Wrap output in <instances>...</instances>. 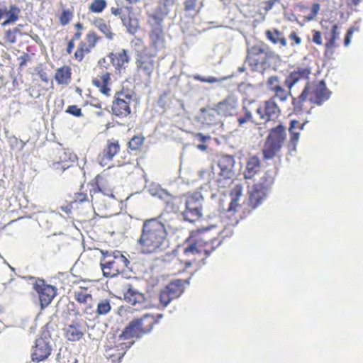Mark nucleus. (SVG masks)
Masks as SVG:
<instances>
[{
    "instance_id": "1",
    "label": "nucleus",
    "mask_w": 363,
    "mask_h": 363,
    "mask_svg": "<svg viewBox=\"0 0 363 363\" xmlns=\"http://www.w3.org/2000/svg\"><path fill=\"white\" fill-rule=\"evenodd\" d=\"M158 218L146 220L143 225L141 235L137 241L142 254L147 255L157 251L167 236L164 224Z\"/></svg>"
},
{
    "instance_id": "2",
    "label": "nucleus",
    "mask_w": 363,
    "mask_h": 363,
    "mask_svg": "<svg viewBox=\"0 0 363 363\" xmlns=\"http://www.w3.org/2000/svg\"><path fill=\"white\" fill-rule=\"evenodd\" d=\"M276 175L277 170L268 169L260 178L259 182L252 186L249 197V203L251 206V210H248L247 215L259 206L266 199L274 182Z\"/></svg>"
},
{
    "instance_id": "3",
    "label": "nucleus",
    "mask_w": 363,
    "mask_h": 363,
    "mask_svg": "<svg viewBox=\"0 0 363 363\" xmlns=\"http://www.w3.org/2000/svg\"><path fill=\"white\" fill-rule=\"evenodd\" d=\"M286 138V128L281 123L271 128L262 150L264 159H272L281 149Z\"/></svg>"
},
{
    "instance_id": "4",
    "label": "nucleus",
    "mask_w": 363,
    "mask_h": 363,
    "mask_svg": "<svg viewBox=\"0 0 363 363\" xmlns=\"http://www.w3.org/2000/svg\"><path fill=\"white\" fill-rule=\"evenodd\" d=\"M216 228L214 225H210L206 227L198 228L194 230H191L190 233L189 237L186 239V242L188 244L184 248L183 253L185 255H188L189 254L196 255L201 253V250L199 249V247L202 245H210L211 247L213 245H216L218 242L217 238H213L210 239L209 241H203L201 235L211 230V229Z\"/></svg>"
},
{
    "instance_id": "5",
    "label": "nucleus",
    "mask_w": 363,
    "mask_h": 363,
    "mask_svg": "<svg viewBox=\"0 0 363 363\" xmlns=\"http://www.w3.org/2000/svg\"><path fill=\"white\" fill-rule=\"evenodd\" d=\"M203 197L201 192L189 194L186 199L185 209L182 213L184 220L194 223L202 216Z\"/></svg>"
},
{
    "instance_id": "6",
    "label": "nucleus",
    "mask_w": 363,
    "mask_h": 363,
    "mask_svg": "<svg viewBox=\"0 0 363 363\" xmlns=\"http://www.w3.org/2000/svg\"><path fill=\"white\" fill-rule=\"evenodd\" d=\"M29 280H35L33 289L39 296L40 308L43 310L48 307L57 295V288L52 285L46 284L43 279L35 278L29 276Z\"/></svg>"
},
{
    "instance_id": "7",
    "label": "nucleus",
    "mask_w": 363,
    "mask_h": 363,
    "mask_svg": "<svg viewBox=\"0 0 363 363\" xmlns=\"http://www.w3.org/2000/svg\"><path fill=\"white\" fill-rule=\"evenodd\" d=\"M148 316H141L140 318L132 320L123 329L121 334L119 335V340H127L133 337L140 339L145 334L151 332V323H148V328L143 327V321Z\"/></svg>"
},
{
    "instance_id": "8",
    "label": "nucleus",
    "mask_w": 363,
    "mask_h": 363,
    "mask_svg": "<svg viewBox=\"0 0 363 363\" xmlns=\"http://www.w3.org/2000/svg\"><path fill=\"white\" fill-rule=\"evenodd\" d=\"M235 166L234 157L230 155H223L218 157V167L220 172L218 174L216 182L219 186H224L225 181L232 179L235 176L233 168Z\"/></svg>"
},
{
    "instance_id": "9",
    "label": "nucleus",
    "mask_w": 363,
    "mask_h": 363,
    "mask_svg": "<svg viewBox=\"0 0 363 363\" xmlns=\"http://www.w3.org/2000/svg\"><path fill=\"white\" fill-rule=\"evenodd\" d=\"M238 105L237 98L233 95H228L223 100L215 104L212 110L220 116L228 117L235 113Z\"/></svg>"
},
{
    "instance_id": "10",
    "label": "nucleus",
    "mask_w": 363,
    "mask_h": 363,
    "mask_svg": "<svg viewBox=\"0 0 363 363\" xmlns=\"http://www.w3.org/2000/svg\"><path fill=\"white\" fill-rule=\"evenodd\" d=\"M311 94L312 96L309 99L310 102L317 106H321L330 98L332 91L328 89L325 80L322 79L315 83Z\"/></svg>"
},
{
    "instance_id": "11",
    "label": "nucleus",
    "mask_w": 363,
    "mask_h": 363,
    "mask_svg": "<svg viewBox=\"0 0 363 363\" xmlns=\"http://www.w3.org/2000/svg\"><path fill=\"white\" fill-rule=\"evenodd\" d=\"M133 343L134 341L130 343L123 342L115 346L107 345L105 350V356L108 359L107 363H120L126 351Z\"/></svg>"
},
{
    "instance_id": "12",
    "label": "nucleus",
    "mask_w": 363,
    "mask_h": 363,
    "mask_svg": "<svg viewBox=\"0 0 363 363\" xmlns=\"http://www.w3.org/2000/svg\"><path fill=\"white\" fill-rule=\"evenodd\" d=\"M163 21H157L156 20L150 21L151 30L150 32V39L151 45L157 50H161L164 46V33L162 29Z\"/></svg>"
},
{
    "instance_id": "13",
    "label": "nucleus",
    "mask_w": 363,
    "mask_h": 363,
    "mask_svg": "<svg viewBox=\"0 0 363 363\" xmlns=\"http://www.w3.org/2000/svg\"><path fill=\"white\" fill-rule=\"evenodd\" d=\"M176 1L177 0H158L157 7L148 15L149 18L158 22L163 21L172 10Z\"/></svg>"
},
{
    "instance_id": "14",
    "label": "nucleus",
    "mask_w": 363,
    "mask_h": 363,
    "mask_svg": "<svg viewBox=\"0 0 363 363\" xmlns=\"http://www.w3.org/2000/svg\"><path fill=\"white\" fill-rule=\"evenodd\" d=\"M194 274V272H191L189 277L186 279H177L173 280L164 288L173 298H177L184 293L185 289L184 285H189L190 279Z\"/></svg>"
},
{
    "instance_id": "15",
    "label": "nucleus",
    "mask_w": 363,
    "mask_h": 363,
    "mask_svg": "<svg viewBox=\"0 0 363 363\" xmlns=\"http://www.w3.org/2000/svg\"><path fill=\"white\" fill-rule=\"evenodd\" d=\"M35 350L31 354L32 360L40 362L47 359L50 353L51 348L44 339L38 338L35 340Z\"/></svg>"
},
{
    "instance_id": "16",
    "label": "nucleus",
    "mask_w": 363,
    "mask_h": 363,
    "mask_svg": "<svg viewBox=\"0 0 363 363\" xmlns=\"http://www.w3.org/2000/svg\"><path fill=\"white\" fill-rule=\"evenodd\" d=\"M119 150L120 146L117 141L113 143L108 141L106 147L97 157L99 164L101 167L106 166L108 162L111 160L118 153Z\"/></svg>"
},
{
    "instance_id": "17",
    "label": "nucleus",
    "mask_w": 363,
    "mask_h": 363,
    "mask_svg": "<svg viewBox=\"0 0 363 363\" xmlns=\"http://www.w3.org/2000/svg\"><path fill=\"white\" fill-rule=\"evenodd\" d=\"M311 73L310 67H298L296 70L291 72L286 78L284 84L291 89V87L300 79H307Z\"/></svg>"
},
{
    "instance_id": "18",
    "label": "nucleus",
    "mask_w": 363,
    "mask_h": 363,
    "mask_svg": "<svg viewBox=\"0 0 363 363\" xmlns=\"http://www.w3.org/2000/svg\"><path fill=\"white\" fill-rule=\"evenodd\" d=\"M136 64L137 67L141 69L150 79L154 70V60L149 56L139 53L136 59Z\"/></svg>"
},
{
    "instance_id": "19",
    "label": "nucleus",
    "mask_w": 363,
    "mask_h": 363,
    "mask_svg": "<svg viewBox=\"0 0 363 363\" xmlns=\"http://www.w3.org/2000/svg\"><path fill=\"white\" fill-rule=\"evenodd\" d=\"M281 62V57L279 55L272 51L268 45L264 52V57H262L260 66L262 68V73L266 68L271 67L272 65H277Z\"/></svg>"
},
{
    "instance_id": "20",
    "label": "nucleus",
    "mask_w": 363,
    "mask_h": 363,
    "mask_svg": "<svg viewBox=\"0 0 363 363\" xmlns=\"http://www.w3.org/2000/svg\"><path fill=\"white\" fill-rule=\"evenodd\" d=\"M123 25L127 28V31L134 35L139 28V21L134 17V14L130 11L128 14H122L121 16Z\"/></svg>"
},
{
    "instance_id": "21",
    "label": "nucleus",
    "mask_w": 363,
    "mask_h": 363,
    "mask_svg": "<svg viewBox=\"0 0 363 363\" xmlns=\"http://www.w3.org/2000/svg\"><path fill=\"white\" fill-rule=\"evenodd\" d=\"M112 111L117 116L125 117L130 113V108L126 101L117 98L113 102Z\"/></svg>"
},
{
    "instance_id": "22",
    "label": "nucleus",
    "mask_w": 363,
    "mask_h": 363,
    "mask_svg": "<svg viewBox=\"0 0 363 363\" xmlns=\"http://www.w3.org/2000/svg\"><path fill=\"white\" fill-rule=\"evenodd\" d=\"M280 113V109L274 100V97L270 98L265 102L264 114L266 116V122L274 121Z\"/></svg>"
},
{
    "instance_id": "23",
    "label": "nucleus",
    "mask_w": 363,
    "mask_h": 363,
    "mask_svg": "<svg viewBox=\"0 0 363 363\" xmlns=\"http://www.w3.org/2000/svg\"><path fill=\"white\" fill-rule=\"evenodd\" d=\"M309 92L310 83L307 82L298 97L292 96V105L294 106V112L295 113H299L302 111L303 103L306 101Z\"/></svg>"
},
{
    "instance_id": "24",
    "label": "nucleus",
    "mask_w": 363,
    "mask_h": 363,
    "mask_svg": "<svg viewBox=\"0 0 363 363\" xmlns=\"http://www.w3.org/2000/svg\"><path fill=\"white\" fill-rule=\"evenodd\" d=\"M81 324L77 322L69 325L66 330L67 340L75 342L82 339L84 336V332L81 330Z\"/></svg>"
},
{
    "instance_id": "25",
    "label": "nucleus",
    "mask_w": 363,
    "mask_h": 363,
    "mask_svg": "<svg viewBox=\"0 0 363 363\" xmlns=\"http://www.w3.org/2000/svg\"><path fill=\"white\" fill-rule=\"evenodd\" d=\"M124 299L132 305H135L137 303L143 302L145 298L143 294L139 293L136 289H134L130 284H128V289L124 294Z\"/></svg>"
},
{
    "instance_id": "26",
    "label": "nucleus",
    "mask_w": 363,
    "mask_h": 363,
    "mask_svg": "<svg viewBox=\"0 0 363 363\" xmlns=\"http://www.w3.org/2000/svg\"><path fill=\"white\" fill-rule=\"evenodd\" d=\"M71 69L64 66L57 69L55 79L59 84H68L71 79Z\"/></svg>"
},
{
    "instance_id": "27",
    "label": "nucleus",
    "mask_w": 363,
    "mask_h": 363,
    "mask_svg": "<svg viewBox=\"0 0 363 363\" xmlns=\"http://www.w3.org/2000/svg\"><path fill=\"white\" fill-rule=\"evenodd\" d=\"M266 36L269 40L274 44L279 43L281 45H286V40L284 37L283 33L277 29L273 30H267L265 32Z\"/></svg>"
},
{
    "instance_id": "28",
    "label": "nucleus",
    "mask_w": 363,
    "mask_h": 363,
    "mask_svg": "<svg viewBox=\"0 0 363 363\" xmlns=\"http://www.w3.org/2000/svg\"><path fill=\"white\" fill-rule=\"evenodd\" d=\"M259 164L260 162L257 157H251L247 162L245 177L247 179L251 178L257 172V169L259 167Z\"/></svg>"
},
{
    "instance_id": "29",
    "label": "nucleus",
    "mask_w": 363,
    "mask_h": 363,
    "mask_svg": "<svg viewBox=\"0 0 363 363\" xmlns=\"http://www.w3.org/2000/svg\"><path fill=\"white\" fill-rule=\"evenodd\" d=\"M167 196L165 199L164 209L167 213H177L179 211V206L176 203V198L172 196L167 191H164Z\"/></svg>"
},
{
    "instance_id": "30",
    "label": "nucleus",
    "mask_w": 363,
    "mask_h": 363,
    "mask_svg": "<svg viewBox=\"0 0 363 363\" xmlns=\"http://www.w3.org/2000/svg\"><path fill=\"white\" fill-rule=\"evenodd\" d=\"M59 160L63 164H69L77 160V156L69 150H64L59 152Z\"/></svg>"
},
{
    "instance_id": "31",
    "label": "nucleus",
    "mask_w": 363,
    "mask_h": 363,
    "mask_svg": "<svg viewBox=\"0 0 363 363\" xmlns=\"http://www.w3.org/2000/svg\"><path fill=\"white\" fill-rule=\"evenodd\" d=\"M5 10V16L8 17L9 19L12 20L13 22L17 21L19 19V14L21 13V9L18 6L14 4H11L9 6V10H7L6 7H4Z\"/></svg>"
},
{
    "instance_id": "32",
    "label": "nucleus",
    "mask_w": 363,
    "mask_h": 363,
    "mask_svg": "<svg viewBox=\"0 0 363 363\" xmlns=\"http://www.w3.org/2000/svg\"><path fill=\"white\" fill-rule=\"evenodd\" d=\"M262 57H257L247 55L245 60V64H247L252 72L258 71V66L260 65Z\"/></svg>"
},
{
    "instance_id": "33",
    "label": "nucleus",
    "mask_w": 363,
    "mask_h": 363,
    "mask_svg": "<svg viewBox=\"0 0 363 363\" xmlns=\"http://www.w3.org/2000/svg\"><path fill=\"white\" fill-rule=\"evenodd\" d=\"M111 306L108 300L101 301L97 305L96 315H106L111 311Z\"/></svg>"
},
{
    "instance_id": "34",
    "label": "nucleus",
    "mask_w": 363,
    "mask_h": 363,
    "mask_svg": "<svg viewBox=\"0 0 363 363\" xmlns=\"http://www.w3.org/2000/svg\"><path fill=\"white\" fill-rule=\"evenodd\" d=\"M201 111L204 113L203 118L207 124L211 125L216 123V118L215 113L216 111L212 110V108L209 111H206L205 108H202Z\"/></svg>"
},
{
    "instance_id": "35",
    "label": "nucleus",
    "mask_w": 363,
    "mask_h": 363,
    "mask_svg": "<svg viewBox=\"0 0 363 363\" xmlns=\"http://www.w3.org/2000/svg\"><path fill=\"white\" fill-rule=\"evenodd\" d=\"M106 6L105 0H94L90 5L89 9L94 13H101Z\"/></svg>"
},
{
    "instance_id": "36",
    "label": "nucleus",
    "mask_w": 363,
    "mask_h": 363,
    "mask_svg": "<svg viewBox=\"0 0 363 363\" xmlns=\"http://www.w3.org/2000/svg\"><path fill=\"white\" fill-rule=\"evenodd\" d=\"M74 298L81 304H85L89 303L90 301H93L92 296L91 294H84L82 291H74Z\"/></svg>"
},
{
    "instance_id": "37",
    "label": "nucleus",
    "mask_w": 363,
    "mask_h": 363,
    "mask_svg": "<svg viewBox=\"0 0 363 363\" xmlns=\"http://www.w3.org/2000/svg\"><path fill=\"white\" fill-rule=\"evenodd\" d=\"M267 45L262 44L260 45H254L247 50V55L254 57H258L261 55H264V50Z\"/></svg>"
},
{
    "instance_id": "38",
    "label": "nucleus",
    "mask_w": 363,
    "mask_h": 363,
    "mask_svg": "<svg viewBox=\"0 0 363 363\" xmlns=\"http://www.w3.org/2000/svg\"><path fill=\"white\" fill-rule=\"evenodd\" d=\"M103 179V177L98 174L94 179L91 182L92 188L90 189V194H96L103 191V186L100 184L99 181Z\"/></svg>"
},
{
    "instance_id": "39",
    "label": "nucleus",
    "mask_w": 363,
    "mask_h": 363,
    "mask_svg": "<svg viewBox=\"0 0 363 363\" xmlns=\"http://www.w3.org/2000/svg\"><path fill=\"white\" fill-rule=\"evenodd\" d=\"M172 299H174L173 297L170 296V294H169L168 291H167L165 288L160 291L159 300L164 307H166Z\"/></svg>"
},
{
    "instance_id": "40",
    "label": "nucleus",
    "mask_w": 363,
    "mask_h": 363,
    "mask_svg": "<svg viewBox=\"0 0 363 363\" xmlns=\"http://www.w3.org/2000/svg\"><path fill=\"white\" fill-rule=\"evenodd\" d=\"M290 134V140L289 142V149L291 151H296V145L298 141L300 133L298 132H291Z\"/></svg>"
},
{
    "instance_id": "41",
    "label": "nucleus",
    "mask_w": 363,
    "mask_h": 363,
    "mask_svg": "<svg viewBox=\"0 0 363 363\" xmlns=\"http://www.w3.org/2000/svg\"><path fill=\"white\" fill-rule=\"evenodd\" d=\"M144 139L143 137L133 136L128 143V147L132 150H138L143 143Z\"/></svg>"
},
{
    "instance_id": "42",
    "label": "nucleus",
    "mask_w": 363,
    "mask_h": 363,
    "mask_svg": "<svg viewBox=\"0 0 363 363\" xmlns=\"http://www.w3.org/2000/svg\"><path fill=\"white\" fill-rule=\"evenodd\" d=\"M331 24V33L330 38H334V39L337 40L339 38L340 33L337 31L338 26L335 23H333L332 21H325L321 23L322 26L325 28H328V26L325 24Z\"/></svg>"
},
{
    "instance_id": "43",
    "label": "nucleus",
    "mask_w": 363,
    "mask_h": 363,
    "mask_svg": "<svg viewBox=\"0 0 363 363\" xmlns=\"http://www.w3.org/2000/svg\"><path fill=\"white\" fill-rule=\"evenodd\" d=\"M110 76L111 74L108 72L105 73L102 75L101 79L103 81V85L100 88V91L102 94L105 95H108V93L110 91V88L107 86V84L108 83V81L110 80Z\"/></svg>"
},
{
    "instance_id": "44",
    "label": "nucleus",
    "mask_w": 363,
    "mask_h": 363,
    "mask_svg": "<svg viewBox=\"0 0 363 363\" xmlns=\"http://www.w3.org/2000/svg\"><path fill=\"white\" fill-rule=\"evenodd\" d=\"M320 10V4L318 3H313L311 6V13L305 16L306 21H311L315 18Z\"/></svg>"
},
{
    "instance_id": "45",
    "label": "nucleus",
    "mask_w": 363,
    "mask_h": 363,
    "mask_svg": "<svg viewBox=\"0 0 363 363\" xmlns=\"http://www.w3.org/2000/svg\"><path fill=\"white\" fill-rule=\"evenodd\" d=\"M72 13L69 10H65L60 15V21L62 26H66L72 18Z\"/></svg>"
},
{
    "instance_id": "46",
    "label": "nucleus",
    "mask_w": 363,
    "mask_h": 363,
    "mask_svg": "<svg viewBox=\"0 0 363 363\" xmlns=\"http://www.w3.org/2000/svg\"><path fill=\"white\" fill-rule=\"evenodd\" d=\"M99 30L103 33L108 39L112 40L113 38L114 34L111 32L110 26L106 23H104L102 25H99Z\"/></svg>"
},
{
    "instance_id": "47",
    "label": "nucleus",
    "mask_w": 363,
    "mask_h": 363,
    "mask_svg": "<svg viewBox=\"0 0 363 363\" xmlns=\"http://www.w3.org/2000/svg\"><path fill=\"white\" fill-rule=\"evenodd\" d=\"M4 40L11 44H14L17 41L16 35L13 28L9 29L5 32Z\"/></svg>"
},
{
    "instance_id": "48",
    "label": "nucleus",
    "mask_w": 363,
    "mask_h": 363,
    "mask_svg": "<svg viewBox=\"0 0 363 363\" xmlns=\"http://www.w3.org/2000/svg\"><path fill=\"white\" fill-rule=\"evenodd\" d=\"M66 113H69L76 117L82 116V109L77 105L69 106L66 110Z\"/></svg>"
},
{
    "instance_id": "49",
    "label": "nucleus",
    "mask_w": 363,
    "mask_h": 363,
    "mask_svg": "<svg viewBox=\"0 0 363 363\" xmlns=\"http://www.w3.org/2000/svg\"><path fill=\"white\" fill-rule=\"evenodd\" d=\"M101 269L103 271V274L105 277H115L118 274L122 273V270L116 269V272L113 273L112 270H108V268H105V264L101 262Z\"/></svg>"
},
{
    "instance_id": "50",
    "label": "nucleus",
    "mask_w": 363,
    "mask_h": 363,
    "mask_svg": "<svg viewBox=\"0 0 363 363\" xmlns=\"http://www.w3.org/2000/svg\"><path fill=\"white\" fill-rule=\"evenodd\" d=\"M101 269L103 271V274L105 277H115L118 274L122 273V270L116 269V272L113 273L112 270H108V268H105V264L101 262Z\"/></svg>"
},
{
    "instance_id": "51",
    "label": "nucleus",
    "mask_w": 363,
    "mask_h": 363,
    "mask_svg": "<svg viewBox=\"0 0 363 363\" xmlns=\"http://www.w3.org/2000/svg\"><path fill=\"white\" fill-rule=\"evenodd\" d=\"M148 316V318H145V320L143 321V327L144 328H148L149 326V324L148 323H151V330H152V328H153V325L155 324H157L158 323V320H155V316L150 313H145L144 315H143L142 316Z\"/></svg>"
},
{
    "instance_id": "52",
    "label": "nucleus",
    "mask_w": 363,
    "mask_h": 363,
    "mask_svg": "<svg viewBox=\"0 0 363 363\" xmlns=\"http://www.w3.org/2000/svg\"><path fill=\"white\" fill-rule=\"evenodd\" d=\"M169 95V91H164L159 97L157 100V105L159 107L165 108V107L168 104L167 96Z\"/></svg>"
},
{
    "instance_id": "53",
    "label": "nucleus",
    "mask_w": 363,
    "mask_h": 363,
    "mask_svg": "<svg viewBox=\"0 0 363 363\" xmlns=\"http://www.w3.org/2000/svg\"><path fill=\"white\" fill-rule=\"evenodd\" d=\"M194 79L201 82H208V83H213L219 82L220 80L216 77L208 76V77H203L199 74L194 75Z\"/></svg>"
},
{
    "instance_id": "54",
    "label": "nucleus",
    "mask_w": 363,
    "mask_h": 363,
    "mask_svg": "<svg viewBox=\"0 0 363 363\" xmlns=\"http://www.w3.org/2000/svg\"><path fill=\"white\" fill-rule=\"evenodd\" d=\"M116 54L122 66L130 61V57L126 50L123 49L120 52Z\"/></svg>"
},
{
    "instance_id": "55",
    "label": "nucleus",
    "mask_w": 363,
    "mask_h": 363,
    "mask_svg": "<svg viewBox=\"0 0 363 363\" xmlns=\"http://www.w3.org/2000/svg\"><path fill=\"white\" fill-rule=\"evenodd\" d=\"M86 39L89 43V47H94L99 38L94 31H91L87 33Z\"/></svg>"
},
{
    "instance_id": "56",
    "label": "nucleus",
    "mask_w": 363,
    "mask_h": 363,
    "mask_svg": "<svg viewBox=\"0 0 363 363\" xmlns=\"http://www.w3.org/2000/svg\"><path fill=\"white\" fill-rule=\"evenodd\" d=\"M82 310L85 314L87 315H94L96 314V311L94 309V306L93 304V301H89V303H86L84 304V307L82 308Z\"/></svg>"
},
{
    "instance_id": "57",
    "label": "nucleus",
    "mask_w": 363,
    "mask_h": 363,
    "mask_svg": "<svg viewBox=\"0 0 363 363\" xmlns=\"http://www.w3.org/2000/svg\"><path fill=\"white\" fill-rule=\"evenodd\" d=\"M84 47H86V43L84 42H81L79 43V48H77L74 54L75 58L78 60L79 62H81L84 57Z\"/></svg>"
},
{
    "instance_id": "58",
    "label": "nucleus",
    "mask_w": 363,
    "mask_h": 363,
    "mask_svg": "<svg viewBox=\"0 0 363 363\" xmlns=\"http://www.w3.org/2000/svg\"><path fill=\"white\" fill-rule=\"evenodd\" d=\"M108 57L110 58L111 62L116 67V69H119L122 67L116 53L111 52L108 55Z\"/></svg>"
},
{
    "instance_id": "59",
    "label": "nucleus",
    "mask_w": 363,
    "mask_h": 363,
    "mask_svg": "<svg viewBox=\"0 0 363 363\" xmlns=\"http://www.w3.org/2000/svg\"><path fill=\"white\" fill-rule=\"evenodd\" d=\"M243 109L245 111L244 116H241L238 118V121L240 125L245 123L248 120H250L252 118L251 112L249 110H247L245 106L243 107Z\"/></svg>"
},
{
    "instance_id": "60",
    "label": "nucleus",
    "mask_w": 363,
    "mask_h": 363,
    "mask_svg": "<svg viewBox=\"0 0 363 363\" xmlns=\"http://www.w3.org/2000/svg\"><path fill=\"white\" fill-rule=\"evenodd\" d=\"M120 267H122L121 270L122 272H123L124 268H129L130 261L123 255L122 256H119L118 259L116 260Z\"/></svg>"
},
{
    "instance_id": "61",
    "label": "nucleus",
    "mask_w": 363,
    "mask_h": 363,
    "mask_svg": "<svg viewBox=\"0 0 363 363\" xmlns=\"http://www.w3.org/2000/svg\"><path fill=\"white\" fill-rule=\"evenodd\" d=\"M104 264L105 268H108V270H112L113 273L116 272V269H120V265L116 260H108Z\"/></svg>"
},
{
    "instance_id": "62",
    "label": "nucleus",
    "mask_w": 363,
    "mask_h": 363,
    "mask_svg": "<svg viewBox=\"0 0 363 363\" xmlns=\"http://www.w3.org/2000/svg\"><path fill=\"white\" fill-rule=\"evenodd\" d=\"M284 18H286V20H288L291 22H294V21L298 22L297 17L296 16V15L294 14V13L292 10H285L284 11Z\"/></svg>"
},
{
    "instance_id": "63",
    "label": "nucleus",
    "mask_w": 363,
    "mask_h": 363,
    "mask_svg": "<svg viewBox=\"0 0 363 363\" xmlns=\"http://www.w3.org/2000/svg\"><path fill=\"white\" fill-rule=\"evenodd\" d=\"M196 1L197 0H185L184 3L185 11H190L194 10Z\"/></svg>"
},
{
    "instance_id": "64",
    "label": "nucleus",
    "mask_w": 363,
    "mask_h": 363,
    "mask_svg": "<svg viewBox=\"0 0 363 363\" xmlns=\"http://www.w3.org/2000/svg\"><path fill=\"white\" fill-rule=\"evenodd\" d=\"M71 164H63L60 160L53 163V167L55 169H61L62 172L65 171L67 169L71 167Z\"/></svg>"
}]
</instances>
